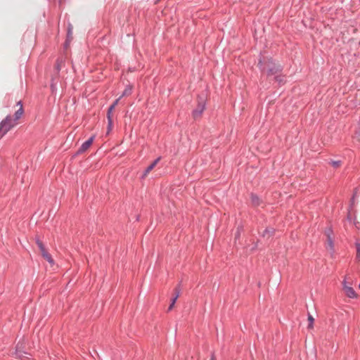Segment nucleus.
<instances>
[{"label": "nucleus", "instance_id": "f257e3e1", "mask_svg": "<svg viewBox=\"0 0 360 360\" xmlns=\"http://www.w3.org/2000/svg\"><path fill=\"white\" fill-rule=\"evenodd\" d=\"M258 65L262 72L266 70L268 76H275L282 72L283 68L281 65L276 64L272 59H269L267 61L259 60Z\"/></svg>", "mask_w": 360, "mask_h": 360}, {"label": "nucleus", "instance_id": "f03ea898", "mask_svg": "<svg viewBox=\"0 0 360 360\" xmlns=\"http://www.w3.org/2000/svg\"><path fill=\"white\" fill-rule=\"evenodd\" d=\"M15 125L10 115H7L0 123V139Z\"/></svg>", "mask_w": 360, "mask_h": 360}, {"label": "nucleus", "instance_id": "7ed1b4c3", "mask_svg": "<svg viewBox=\"0 0 360 360\" xmlns=\"http://www.w3.org/2000/svg\"><path fill=\"white\" fill-rule=\"evenodd\" d=\"M24 344L21 342H18L16 345L15 351L13 354V358L15 360H28L29 355L27 352L24 351Z\"/></svg>", "mask_w": 360, "mask_h": 360}, {"label": "nucleus", "instance_id": "20e7f679", "mask_svg": "<svg viewBox=\"0 0 360 360\" xmlns=\"http://www.w3.org/2000/svg\"><path fill=\"white\" fill-rule=\"evenodd\" d=\"M122 98L120 96L117 99H116L113 103L109 107L108 112H107V118H108V131L111 130L112 127V112L115 109V106L118 104L120 100Z\"/></svg>", "mask_w": 360, "mask_h": 360}, {"label": "nucleus", "instance_id": "39448f33", "mask_svg": "<svg viewBox=\"0 0 360 360\" xmlns=\"http://www.w3.org/2000/svg\"><path fill=\"white\" fill-rule=\"evenodd\" d=\"M94 139V136H92L88 140L84 141L82 144V146L79 147V148L78 149L77 153L79 154V153H82L85 152L92 144Z\"/></svg>", "mask_w": 360, "mask_h": 360}, {"label": "nucleus", "instance_id": "423d86ee", "mask_svg": "<svg viewBox=\"0 0 360 360\" xmlns=\"http://www.w3.org/2000/svg\"><path fill=\"white\" fill-rule=\"evenodd\" d=\"M347 282L345 280L343 282H342V284H343V288H344V290L345 292V294L346 295L349 297V298H355L356 297V292L354 291V290L353 289V288L350 287V286H347L346 285Z\"/></svg>", "mask_w": 360, "mask_h": 360}, {"label": "nucleus", "instance_id": "0eeeda50", "mask_svg": "<svg viewBox=\"0 0 360 360\" xmlns=\"http://www.w3.org/2000/svg\"><path fill=\"white\" fill-rule=\"evenodd\" d=\"M17 105H19L20 108H19V109L18 110H16V112L14 114V120L13 121H15V122L18 120L22 117V115L24 113V110H23L22 101H19L17 103Z\"/></svg>", "mask_w": 360, "mask_h": 360}, {"label": "nucleus", "instance_id": "6e6552de", "mask_svg": "<svg viewBox=\"0 0 360 360\" xmlns=\"http://www.w3.org/2000/svg\"><path fill=\"white\" fill-rule=\"evenodd\" d=\"M160 160V157L156 158L144 171L143 177L146 176L158 164Z\"/></svg>", "mask_w": 360, "mask_h": 360}, {"label": "nucleus", "instance_id": "1a4fd4ad", "mask_svg": "<svg viewBox=\"0 0 360 360\" xmlns=\"http://www.w3.org/2000/svg\"><path fill=\"white\" fill-rule=\"evenodd\" d=\"M205 109V104H200L198 107L193 110V115L195 118L200 117Z\"/></svg>", "mask_w": 360, "mask_h": 360}, {"label": "nucleus", "instance_id": "9d476101", "mask_svg": "<svg viewBox=\"0 0 360 360\" xmlns=\"http://www.w3.org/2000/svg\"><path fill=\"white\" fill-rule=\"evenodd\" d=\"M72 30H73L72 25L70 23H69L68 26L66 46L68 45V44L70 43V41L72 39Z\"/></svg>", "mask_w": 360, "mask_h": 360}, {"label": "nucleus", "instance_id": "9b49d317", "mask_svg": "<svg viewBox=\"0 0 360 360\" xmlns=\"http://www.w3.org/2000/svg\"><path fill=\"white\" fill-rule=\"evenodd\" d=\"M274 231H275V229L274 228L268 227L264 231V232L262 233V236L263 237H266V236L270 237L271 236H272L274 234Z\"/></svg>", "mask_w": 360, "mask_h": 360}, {"label": "nucleus", "instance_id": "f8f14e48", "mask_svg": "<svg viewBox=\"0 0 360 360\" xmlns=\"http://www.w3.org/2000/svg\"><path fill=\"white\" fill-rule=\"evenodd\" d=\"M251 202L254 206H258L260 205L259 198L253 193L251 194Z\"/></svg>", "mask_w": 360, "mask_h": 360}, {"label": "nucleus", "instance_id": "ddd939ff", "mask_svg": "<svg viewBox=\"0 0 360 360\" xmlns=\"http://www.w3.org/2000/svg\"><path fill=\"white\" fill-rule=\"evenodd\" d=\"M132 93V86L130 85H128L125 87V89L122 92V95L120 96L121 98L124 96H127L131 95Z\"/></svg>", "mask_w": 360, "mask_h": 360}, {"label": "nucleus", "instance_id": "4468645a", "mask_svg": "<svg viewBox=\"0 0 360 360\" xmlns=\"http://www.w3.org/2000/svg\"><path fill=\"white\" fill-rule=\"evenodd\" d=\"M327 243H328V247L330 250L331 255H333L335 250H334V243H333V238H328Z\"/></svg>", "mask_w": 360, "mask_h": 360}, {"label": "nucleus", "instance_id": "2eb2a0df", "mask_svg": "<svg viewBox=\"0 0 360 360\" xmlns=\"http://www.w3.org/2000/svg\"><path fill=\"white\" fill-rule=\"evenodd\" d=\"M42 256L44 257L45 259H46L49 263L52 264L53 263V260L51 258V256L50 254L48 253V252L46 250L41 253Z\"/></svg>", "mask_w": 360, "mask_h": 360}, {"label": "nucleus", "instance_id": "dca6fc26", "mask_svg": "<svg viewBox=\"0 0 360 360\" xmlns=\"http://www.w3.org/2000/svg\"><path fill=\"white\" fill-rule=\"evenodd\" d=\"M36 243L38 246V248H39V250H41V253L44 251H46V248L43 244V243L40 240L39 238H36Z\"/></svg>", "mask_w": 360, "mask_h": 360}, {"label": "nucleus", "instance_id": "f3484780", "mask_svg": "<svg viewBox=\"0 0 360 360\" xmlns=\"http://www.w3.org/2000/svg\"><path fill=\"white\" fill-rule=\"evenodd\" d=\"M355 246L356 248V259L359 262L360 261V243L359 242H356L355 243Z\"/></svg>", "mask_w": 360, "mask_h": 360}, {"label": "nucleus", "instance_id": "a211bd4d", "mask_svg": "<svg viewBox=\"0 0 360 360\" xmlns=\"http://www.w3.org/2000/svg\"><path fill=\"white\" fill-rule=\"evenodd\" d=\"M330 164L334 167V168H338L341 165V161L340 160H331L330 162Z\"/></svg>", "mask_w": 360, "mask_h": 360}, {"label": "nucleus", "instance_id": "6ab92c4d", "mask_svg": "<svg viewBox=\"0 0 360 360\" xmlns=\"http://www.w3.org/2000/svg\"><path fill=\"white\" fill-rule=\"evenodd\" d=\"M275 79L280 84L284 83L283 77L281 75H280V74L276 75Z\"/></svg>", "mask_w": 360, "mask_h": 360}, {"label": "nucleus", "instance_id": "aec40b11", "mask_svg": "<svg viewBox=\"0 0 360 360\" xmlns=\"http://www.w3.org/2000/svg\"><path fill=\"white\" fill-rule=\"evenodd\" d=\"M61 63H62V60H60L59 59H58L56 60L55 69H56L57 73H58L61 69Z\"/></svg>", "mask_w": 360, "mask_h": 360}, {"label": "nucleus", "instance_id": "412c9836", "mask_svg": "<svg viewBox=\"0 0 360 360\" xmlns=\"http://www.w3.org/2000/svg\"><path fill=\"white\" fill-rule=\"evenodd\" d=\"M308 321H309L308 328H312L314 319L313 316L311 314L308 315Z\"/></svg>", "mask_w": 360, "mask_h": 360}, {"label": "nucleus", "instance_id": "4be33fe9", "mask_svg": "<svg viewBox=\"0 0 360 360\" xmlns=\"http://www.w3.org/2000/svg\"><path fill=\"white\" fill-rule=\"evenodd\" d=\"M325 234L327 236V239L328 238H333L332 237V235H333V230L330 229V228H328V229L326 230L325 231Z\"/></svg>", "mask_w": 360, "mask_h": 360}, {"label": "nucleus", "instance_id": "5701e85b", "mask_svg": "<svg viewBox=\"0 0 360 360\" xmlns=\"http://www.w3.org/2000/svg\"><path fill=\"white\" fill-rule=\"evenodd\" d=\"M179 295V292H177L176 293V295H175V296L172 298V300H171V303H172V304H175V302H176V300H177V298H178Z\"/></svg>", "mask_w": 360, "mask_h": 360}, {"label": "nucleus", "instance_id": "b1692460", "mask_svg": "<svg viewBox=\"0 0 360 360\" xmlns=\"http://www.w3.org/2000/svg\"><path fill=\"white\" fill-rule=\"evenodd\" d=\"M174 305V304L171 303L169 307V308H168V310L169 311L171 310L173 308Z\"/></svg>", "mask_w": 360, "mask_h": 360}, {"label": "nucleus", "instance_id": "393cba45", "mask_svg": "<svg viewBox=\"0 0 360 360\" xmlns=\"http://www.w3.org/2000/svg\"><path fill=\"white\" fill-rule=\"evenodd\" d=\"M356 137L358 138V139L360 141V132L356 134Z\"/></svg>", "mask_w": 360, "mask_h": 360}, {"label": "nucleus", "instance_id": "a878e982", "mask_svg": "<svg viewBox=\"0 0 360 360\" xmlns=\"http://www.w3.org/2000/svg\"><path fill=\"white\" fill-rule=\"evenodd\" d=\"M240 233L238 231L236 237H239Z\"/></svg>", "mask_w": 360, "mask_h": 360}, {"label": "nucleus", "instance_id": "bb28decb", "mask_svg": "<svg viewBox=\"0 0 360 360\" xmlns=\"http://www.w3.org/2000/svg\"><path fill=\"white\" fill-rule=\"evenodd\" d=\"M359 288H360V283H359Z\"/></svg>", "mask_w": 360, "mask_h": 360}]
</instances>
